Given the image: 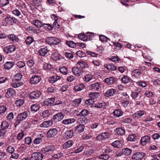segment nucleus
I'll use <instances>...</instances> for the list:
<instances>
[{"instance_id": "1", "label": "nucleus", "mask_w": 160, "mask_h": 160, "mask_svg": "<svg viewBox=\"0 0 160 160\" xmlns=\"http://www.w3.org/2000/svg\"><path fill=\"white\" fill-rule=\"evenodd\" d=\"M28 112L27 111H24L19 114L14 124L15 127L16 128L22 121L28 117Z\"/></svg>"}, {"instance_id": "2", "label": "nucleus", "mask_w": 160, "mask_h": 160, "mask_svg": "<svg viewBox=\"0 0 160 160\" xmlns=\"http://www.w3.org/2000/svg\"><path fill=\"white\" fill-rule=\"evenodd\" d=\"M46 42L50 45H57L59 44L60 41L58 39L55 37H49L46 39Z\"/></svg>"}, {"instance_id": "3", "label": "nucleus", "mask_w": 160, "mask_h": 160, "mask_svg": "<svg viewBox=\"0 0 160 160\" xmlns=\"http://www.w3.org/2000/svg\"><path fill=\"white\" fill-rule=\"evenodd\" d=\"M43 157V155L41 152H34L32 154L30 159L31 160H42Z\"/></svg>"}, {"instance_id": "4", "label": "nucleus", "mask_w": 160, "mask_h": 160, "mask_svg": "<svg viewBox=\"0 0 160 160\" xmlns=\"http://www.w3.org/2000/svg\"><path fill=\"white\" fill-rule=\"evenodd\" d=\"M146 154L142 152H137L134 154L132 156L133 160H141L145 157Z\"/></svg>"}, {"instance_id": "5", "label": "nucleus", "mask_w": 160, "mask_h": 160, "mask_svg": "<svg viewBox=\"0 0 160 160\" xmlns=\"http://www.w3.org/2000/svg\"><path fill=\"white\" fill-rule=\"evenodd\" d=\"M102 86L101 83L99 82H96L89 85L88 88L90 90L98 91L101 88Z\"/></svg>"}, {"instance_id": "6", "label": "nucleus", "mask_w": 160, "mask_h": 160, "mask_svg": "<svg viewBox=\"0 0 160 160\" xmlns=\"http://www.w3.org/2000/svg\"><path fill=\"white\" fill-rule=\"evenodd\" d=\"M110 134L108 132H105L99 134L96 138L97 140L101 141L109 137Z\"/></svg>"}, {"instance_id": "7", "label": "nucleus", "mask_w": 160, "mask_h": 160, "mask_svg": "<svg viewBox=\"0 0 160 160\" xmlns=\"http://www.w3.org/2000/svg\"><path fill=\"white\" fill-rule=\"evenodd\" d=\"M58 130L56 128H52L50 129L47 133V136L49 138L54 137L57 134Z\"/></svg>"}, {"instance_id": "8", "label": "nucleus", "mask_w": 160, "mask_h": 160, "mask_svg": "<svg viewBox=\"0 0 160 160\" xmlns=\"http://www.w3.org/2000/svg\"><path fill=\"white\" fill-rule=\"evenodd\" d=\"M41 95V92L39 91H34L30 93L29 97L31 99H36L38 98Z\"/></svg>"}, {"instance_id": "9", "label": "nucleus", "mask_w": 160, "mask_h": 160, "mask_svg": "<svg viewBox=\"0 0 160 160\" xmlns=\"http://www.w3.org/2000/svg\"><path fill=\"white\" fill-rule=\"evenodd\" d=\"M40 77L37 75H34L32 76L30 80V82L32 84H35L39 82L41 80Z\"/></svg>"}, {"instance_id": "10", "label": "nucleus", "mask_w": 160, "mask_h": 160, "mask_svg": "<svg viewBox=\"0 0 160 160\" xmlns=\"http://www.w3.org/2000/svg\"><path fill=\"white\" fill-rule=\"evenodd\" d=\"M16 50V47L13 45H9L4 47V51L7 53H11Z\"/></svg>"}, {"instance_id": "11", "label": "nucleus", "mask_w": 160, "mask_h": 160, "mask_svg": "<svg viewBox=\"0 0 160 160\" xmlns=\"http://www.w3.org/2000/svg\"><path fill=\"white\" fill-rule=\"evenodd\" d=\"M132 75L135 78L138 79L142 75L143 72L138 69H135L132 71Z\"/></svg>"}, {"instance_id": "12", "label": "nucleus", "mask_w": 160, "mask_h": 160, "mask_svg": "<svg viewBox=\"0 0 160 160\" xmlns=\"http://www.w3.org/2000/svg\"><path fill=\"white\" fill-rule=\"evenodd\" d=\"M55 149V148L54 145H50L42 149V151L43 153L50 152L54 151Z\"/></svg>"}, {"instance_id": "13", "label": "nucleus", "mask_w": 160, "mask_h": 160, "mask_svg": "<svg viewBox=\"0 0 160 160\" xmlns=\"http://www.w3.org/2000/svg\"><path fill=\"white\" fill-rule=\"evenodd\" d=\"M129 96H128V98L122 97L119 99L121 104L125 108L128 106L129 103Z\"/></svg>"}, {"instance_id": "14", "label": "nucleus", "mask_w": 160, "mask_h": 160, "mask_svg": "<svg viewBox=\"0 0 160 160\" xmlns=\"http://www.w3.org/2000/svg\"><path fill=\"white\" fill-rule=\"evenodd\" d=\"M104 82L108 85L114 84L116 81V78L113 77L107 78L104 80Z\"/></svg>"}, {"instance_id": "15", "label": "nucleus", "mask_w": 160, "mask_h": 160, "mask_svg": "<svg viewBox=\"0 0 160 160\" xmlns=\"http://www.w3.org/2000/svg\"><path fill=\"white\" fill-rule=\"evenodd\" d=\"M53 124V122L51 120H48L43 122L39 125L41 128H47L51 126Z\"/></svg>"}, {"instance_id": "16", "label": "nucleus", "mask_w": 160, "mask_h": 160, "mask_svg": "<svg viewBox=\"0 0 160 160\" xmlns=\"http://www.w3.org/2000/svg\"><path fill=\"white\" fill-rule=\"evenodd\" d=\"M150 141V137L146 135L142 137L140 142L142 145L144 146L148 143Z\"/></svg>"}, {"instance_id": "17", "label": "nucleus", "mask_w": 160, "mask_h": 160, "mask_svg": "<svg viewBox=\"0 0 160 160\" xmlns=\"http://www.w3.org/2000/svg\"><path fill=\"white\" fill-rule=\"evenodd\" d=\"M64 114L61 112L57 113L53 116V119L56 122L62 120L64 117Z\"/></svg>"}, {"instance_id": "18", "label": "nucleus", "mask_w": 160, "mask_h": 160, "mask_svg": "<svg viewBox=\"0 0 160 160\" xmlns=\"http://www.w3.org/2000/svg\"><path fill=\"white\" fill-rule=\"evenodd\" d=\"M145 114V112L143 110H140L132 114V117L138 119L141 118Z\"/></svg>"}, {"instance_id": "19", "label": "nucleus", "mask_w": 160, "mask_h": 160, "mask_svg": "<svg viewBox=\"0 0 160 160\" xmlns=\"http://www.w3.org/2000/svg\"><path fill=\"white\" fill-rule=\"evenodd\" d=\"M55 101V99L53 98H48L44 101L43 104L47 106H51L54 104Z\"/></svg>"}, {"instance_id": "20", "label": "nucleus", "mask_w": 160, "mask_h": 160, "mask_svg": "<svg viewBox=\"0 0 160 160\" xmlns=\"http://www.w3.org/2000/svg\"><path fill=\"white\" fill-rule=\"evenodd\" d=\"M116 89L111 88L107 90L104 93V95L107 97H110L113 96L116 92Z\"/></svg>"}, {"instance_id": "21", "label": "nucleus", "mask_w": 160, "mask_h": 160, "mask_svg": "<svg viewBox=\"0 0 160 160\" xmlns=\"http://www.w3.org/2000/svg\"><path fill=\"white\" fill-rule=\"evenodd\" d=\"M76 120L74 118H67L64 119L62 121V123L65 125H68L73 123Z\"/></svg>"}, {"instance_id": "22", "label": "nucleus", "mask_w": 160, "mask_h": 160, "mask_svg": "<svg viewBox=\"0 0 160 160\" xmlns=\"http://www.w3.org/2000/svg\"><path fill=\"white\" fill-rule=\"evenodd\" d=\"M9 40L13 42H18L19 38L18 37L13 34H10L8 36Z\"/></svg>"}, {"instance_id": "23", "label": "nucleus", "mask_w": 160, "mask_h": 160, "mask_svg": "<svg viewBox=\"0 0 160 160\" xmlns=\"http://www.w3.org/2000/svg\"><path fill=\"white\" fill-rule=\"evenodd\" d=\"M104 66L107 70L111 71H115L117 68V67L113 64H106L104 65Z\"/></svg>"}, {"instance_id": "24", "label": "nucleus", "mask_w": 160, "mask_h": 160, "mask_svg": "<svg viewBox=\"0 0 160 160\" xmlns=\"http://www.w3.org/2000/svg\"><path fill=\"white\" fill-rule=\"evenodd\" d=\"M15 92L14 90L12 88H8L6 94V96L7 98L11 97L14 96L15 94Z\"/></svg>"}, {"instance_id": "25", "label": "nucleus", "mask_w": 160, "mask_h": 160, "mask_svg": "<svg viewBox=\"0 0 160 160\" xmlns=\"http://www.w3.org/2000/svg\"><path fill=\"white\" fill-rule=\"evenodd\" d=\"M60 77L57 75L52 76L49 78V80L51 83H53L61 79Z\"/></svg>"}, {"instance_id": "26", "label": "nucleus", "mask_w": 160, "mask_h": 160, "mask_svg": "<svg viewBox=\"0 0 160 160\" xmlns=\"http://www.w3.org/2000/svg\"><path fill=\"white\" fill-rule=\"evenodd\" d=\"M51 18L55 20V21L53 22V27L57 28H59V25L58 24L57 20L58 18V17L55 14H52L51 15Z\"/></svg>"}, {"instance_id": "27", "label": "nucleus", "mask_w": 160, "mask_h": 160, "mask_svg": "<svg viewBox=\"0 0 160 160\" xmlns=\"http://www.w3.org/2000/svg\"><path fill=\"white\" fill-rule=\"evenodd\" d=\"M9 124L6 121H2L0 125L1 129L7 131V129L8 128Z\"/></svg>"}, {"instance_id": "28", "label": "nucleus", "mask_w": 160, "mask_h": 160, "mask_svg": "<svg viewBox=\"0 0 160 160\" xmlns=\"http://www.w3.org/2000/svg\"><path fill=\"white\" fill-rule=\"evenodd\" d=\"M72 71L73 73L77 76H80L82 72V70L76 67L73 68Z\"/></svg>"}, {"instance_id": "29", "label": "nucleus", "mask_w": 160, "mask_h": 160, "mask_svg": "<svg viewBox=\"0 0 160 160\" xmlns=\"http://www.w3.org/2000/svg\"><path fill=\"white\" fill-rule=\"evenodd\" d=\"M85 88V85L82 83L76 85L74 87L75 91L76 92L79 91Z\"/></svg>"}, {"instance_id": "30", "label": "nucleus", "mask_w": 160, "mask_h": 160, "mask_svg": "<svg viewBox=\"0 0 160 160\" xmlns=\"http://www.w3.org/2000/svg\"><path fill=\"white\" fill-rule=\"evenodd\" d=\"M84 128L85 126L83 125L80 124L76 127L75 132L77 133H81L84 131Z\"/></svg>"}, {"instance_id": "31", "label": "nucleus", "mask_w": 160, "mask_h": 160, "mask_svg": "<svg viewBox=\"0 0 160 160\" xmlns=\"http://www.w3.org/2000/svg\"><path fill=\"white\" fill-rule=\"evenodd\" d=\"M113 113L114 116L119 117L123 115V112L121 109H118L115 110L113 112Z\"/></svg>"}, {"instance_id": "32", "label": "nucleus", "mask_w": 160, "mask_h": 160, "mask_svg": "<svg viewBox=\"0 0 160 160\" xmlns=\"http://www.w3.org/2000/svg\"><path fill=\"white\" fill-rule=\"evenodd\" d=\"M77 66L82 68H85L88 67V64L84 61L81 60L77 62Z\"/></svg>"}, {"instance_id": "33", "label": "nucleus", "mask_w": 160, "mask_h": 160, "mask_svg": "<svg viewBox=\"0 0 160 160\" xmlns=\"http://www.w3.org/2000/svg\"><path fill=\"white\" fill-rule=\"evenodd\" d=\"M32 23L37 28H41L42 26V22L36 19L33 20Z\"/></svg>"}, {"instance_id": "34", "label": "nucleus", "mask_w": 160, "mask_h": 160, "mask_svg": "<svg viewBox=\"0 0 160 160\" xmlns=\"http://www.w3.org/2000/svg\"><path fill=\"white\" fill-rule=\"evenodd\" d=\"M73 144V142L71 140H69L64 143L63 145V148H68L71 147Z\"/></svg>"}, {"instance_id": "35", "label": "nucleus", "mask_w": 160, "mask_h": 160, "mask_svg": "<svg viewBox=\"0 0 160 160\" xmlns=\"http://www.w3.org/2000/svg\"><path fill=\"white\" fill-rule=\"evenodd\" d=\"M48 52V48L45 47L40 48L39 51V53L41 56H44Z\"/></svg>"}, {"instance_id": "36", "label": "nucleus", "mask_w": 160, "mask_h": 160, "mask_svg": "<svg viewBox=\"0 0 160 160\" xmlns=\"http://www.w3.org/2000/svg\"><path fill=\"white\" fill-rule=\"evenodd\" d=\"M64 135L68 139L71 138L73 135V132L71 130L67 131L65 133Z\"/></svg>"}, {"instance_id": "37", "label": "nucleus", "mask_w": 160, "mask_h": 160, "mask_svg": "<svg viewBox=\"0 0 160 160\" xmlns=\"http://www.w3.org/2000/svg\"><path fill=\"white\" fill-rule=\"evenodd\" d=\"M14 65V63L13 62H7L4 64V68L9 69L12 68Z\"/></svg>"}, {"instance_id": "38", "label": "nucleus", "mask_w": 160, "mask_h": 160, "mask_svg": "<svg viewBox=\"0 0 160 160\" xmlns=\"http://www.w3.org/2000/svg\"><path fill=\"white\" fill-rule=\"evenodd\" d=\"M31 111L34 112H36L40 108L39 105L38 104H35L32 105L30 107Z\"/></svg>"}, {"instance_id": "39", "label": "nucleus", "mask_w": 160, "mask_h": 160, "mask_svg": "<svg viewBox=\"0 0 160 160\" xmlns=\"http://www.w3.org/2000/svg\"><path fill=\"white\" fill-rule=\"evenodd\" d=\"M106 106V104L105 102H98L96 103L94 106V107L95 108H101L104 109L105 108Z\"/></svg>"}, {"instance_id": "40", "label": "nucleus", "mask_w": 160, "mask_h": 160, "mask_svg": "<svg viewBox=\"0 0 160 160\" xmlns=\"http://www.w3.org/2000/svg\"><path fill=\"white\" fill-rule=\"evenodd\" d=\"M52 58L54 60H59L61 59L60 55L56 52H53L52 54Z\"/></svg>"}, {"instance_id": "41", "label": "nucleus", "mask_w": 160, "mask_h": 160, "mask_svg": "<svg viewBox=\"0 0 160 160\" xmlns=\"http://www.w3.org/2000/svg\"><path fill=\"white\" fill-rule=\"evenodd\" d=\"M131 118L129 117H124L121 118V121L122 123H129L132 122Z\"/></svg>"}, {"instance_id": "42", "label": "nucleus", "mask_w": 160, "mask_h": 160, "mask_svg": "<svg viewBox=\"0 0 160 160\" xmlns=\"http://www.w3.org/2000/svg\"><path fill=\"white\" fill-rule=\"evenodd\" d=\"M112 145L115 148H120L122 146V144L119 140L115 141L112 143Z\"/></svg>"}, {"instance_id": "43", "label": "nucleus", "mask_w": 160, "mask_h": 160, "mask_svg": "<svg viewBox=\"0 0 160 160\" xmlns=\"http://www.w3.org/2000/svg\"><path fill=\"white\" fill-rule=\"evenodd\" d=\"M115 132L119 135H123L125 133V130L122 128H116Z\"/></svg>"}, {"instance_id": "44", "label": "nucleus", "mask_w": 160, "mask_h": 160, "mask_svg": "<svg viewBox=\"0 0 160 160\" xmlns=\"http://www.w3.org/2000/svg\"><path fill=\"white\" fill-rule=\"evenodd\" d=\"M59 70L60 72L63 74L66 75L68 73V69L66 67H61L59 68Z\"/></svg>"}, {"instance_id": "45", "label": "nucleus", "mask_w": 160, "mask_h": 160, "mask_svg": "<svg viewBox=\"0 0 160 160\" xmlns=\"http://www.w3.org/2000/svg\"><path fill=\"white\" fill-rule=\"evenodd\" d=\"M110 60L115 63H118L121 61L120 58L117 56H114L111 57L110 58Z\"/></svg>"}, {"instance_id": "46", "label": "nucleus", "mask_w": 160, "mask_h": 160, "mask_svg": "<svg viewBox=\"0 0 160 160\" xmlns=\"http://www.w3.org/2000/svg\"><path fill=\"white\" fill-rule=\"evenodd\" d=\"M94 152V151L92 149L85 150L84 152V155L86 156H90Z\"/></svg>"}, {"instance_id": "47", "label": "nucleus", "mask_w": 160, "mask_h": 160, "mask_svg": "<svg viewBox=\"0 0 160 160\" xmlns=\"http://www.w3.org/2000/svg\"><path fill=\"white\" fill-rule=\"evenodd\" d=\"M13 18L11 17L10 16H8L5 17L4 20L7 23L11 24L13 22Z\"/></svg>"}, {"instance_id": "48", "label": "nucleus", "mask_w": 160, "mask_h": 160, "mask_svg": "<svg viewBox=\"0 0 160 160\" xmlns=\"http://www.w3.org/2000/svg\"><path fill=\"white\" fill-rule=\"evenodd\" d=\"M23 83L22 82H14L13 81L11 83V85L13 88H17L23 85Z\"/></svg>"}, {"instance_id": "49", "label": "nucleus", "mask_w": 160, "mask_h": 160, "mask_svg": "<svg viewBox=\"0 0 160 160\" xmlns=\"http://www.w3.org/2000/svg\"><path fill=\"white\" fill-rule=\"evenodd\" d=\"M98 159L99 158L104 160H108L110 158V156L108 154H104L99 155L98 157Z\"/></svg>"}, {"instance_id": "50", "label": "nucleus", "mask_w": 160, "mask_h": 160, "mask_svg": "<svg viewBox=\"0 0 160 160\" xmlns=\"http://www.w3.org/2000/svg\"><path fill=\"white\" fill-rule=\"evenodd\" d=\"M121 81L123 83H127L130 82V79L129 77L124 75L121 78Z\"/></svg>"}, {"instance_id": "51", "label": "nucleus", "mask_w": 160, "mask_h": 160, "mask_svg": "<svg viewBox=\"0 0 160 160\" xmlns=\"http://www.w3.org/2000/svg\"><path fill=\"white\" fill-rule=\"evenodd\" d=\"M34 41L33 38L30 36L28 37L26 39L25 42L27 45H30Z\"/></svg>"}, {"instance_id": "52", "label": "nucleus", "mask_w": 160, "mask_h": 160, "mask_svg": "<svg viewBox=\"0 0 160 160\" xmlns=\"http://www.w3.org/2000/svg\"><path fill=\"white\" fill-rule=\"evenodd\" d=\"M122 153L126 155H129L132 152V150L129 148H126L122 150Z\"/></svg>"}, {"instance_id": "53", "label": "nucleus", "mask_w": 160, "mask_h": 160, "mask_svg": "<svg viewBox=\"0 0 160 160\" xmlns=\"http://www.w3.org/2000/svg\"><path fill=\"white\" fill-rule=\"evenodd\" d=\"M89 112L87 110L84 109L80 113L79 116H80L85 117L89 114Z\"/></svg>"}, {"instance_id": "54", "label": "nucleus", "mask_w": 160, "mask_h": 160, "mask_svg": "<svg viewBox=\"0 0 160 160\" xmlns=\"http://www.w3.org/2000/svg\"><path fill=\"white\" fill-rule=\"evenodd\" d=\"M93 78L92 75L89 74H87L85 75L84 77V81L87 82H88L91 80Z\"/></svg>"}, {"instance_id": "55", "label": "nucleus", "mask_w": 160, "mask_h": 160, "mask_svg": "<svg viewBox=\"0 0 160 160\" xmlns=\"http://www.w3.org/2000/svg\"><path fill=\"white\" fill-rule=\"evenodd\" d=\"M9 3V0H0V5L1 7H4Z\"/></svg>"}, {"instance_id": "56", "label": "nucleus", "mask_w": 160, "mask_h": 160, "mask_svg": "<svg viewBox=\"0 0 160 160\" xmlns=\"http://www.w3.org/2000/svg\"><path fill=\"white\" fill-rule=\"evenodd\" d=\"M66 44L69 47L72 48H74L76 45V44L74 42L71 41H66Z\"/></svg>"}, {"instance_id": "57", "label": "nucleus", "mask_w": 160, "mask_h": 160, "mask_svg": "<svg viewBox=\"0 0 160 160\" xmlns=\"http://www.w3.org/2000/svg\"><path fill=\"white\" fill-rule=\"evenodd\" d=\"M22 77V76L21 73H17L14 75V80L15 81H18L21 79Z\"/></svg>"}, {"instance_id": "58", "label": "nucleus", "mask_w": 160, "mask_h": 160, "mask_svg": "<svg viewBox=\"0 0 160 160\" xmlns=\"http://www.w3.org/2000/svg\"><path fill=\"white\" fill-rule=\"evenodd\" d=\"M89 96L92 98H96L99 96L98 92H91L89 94Z\"/></svg>"}, {"instance_id": "59", "label": "nucleus", "mask_w": 160, "mask_h": 160, "mask_svg": "<svg viewBox=\"0 0 160 160\" xmlns=\"http://www.w3.org/2000/svg\"><path fill=\"white\" fill-rule=\"evenodd\" d=\"M79 39L83 41H85L88 39L87 37L84 34H79L78 35Z\"/></svg>"}, {"instance_id": "60", "label": "nucleus", "mask_w": 160, "mask_h": 160, "mask_svg": "<svg viewBox=\"0 0 160 160\" xmlns=\"http://www.w3.org/2000/svg\"><path fill=\"white\" fill-rule=\"evenodd\" d=\"M24 101L22 99H19L16 101L15 104L17 107H21L23 104Z\"/></svg>"}, {"instance_id": "61", "label": "nucleus", "mask_w": 160, "mask_h": 160, "mask_svg": "<svg viewBox=\"0 0 160 160\" xmlns=\"http://www.w3.org/2000/svg\"><path fill=\"white\" fill-rule=\"evenodd\" d=\"M57 90L56 88L53 87H49L47 89V91L50 93H55L56 92Z\"/></svg>"}, {"instance_id": "62", "label": "nucleus", "mask_w": 160, "mask_h": 160, "mask_svg": "<svg viewBox=\"0 0 160 160\" xmlns=\"http://www.w3.org/2000/svg\"><path fill=\"white\" fill-rule=\"evenodd\" d=\"M6 150L7 152L11 154L13 153L15 151L14 148L12 146H9Z\"/></svg>"}, {"instance_id": "63", "label": "nucleus", "mask_w": 160, "mask_h": 160, "mask_svg": "<svg viewBox=\"0 0 160 160\" xmlns=\"http://www.w3.org/2000/svg\"><path fill=\"white\" fill-rule=\"evenodd\" d=\"M136 136L135 134H131L129 135L128 137V141L132 142L134 141L136 139Z\"/></svg>"}, {"instance_id": "64", "label": "nucleus", "mask_w": 160, "mask_h": 160, "mask_svg": "<svg viewBox=\"0 0 160 160\" xmlns=\"http://www.w3.org/2000/svg\"><path fill=\"white\" fill-rule=\"evenodd\" d=\"M76 54L80 58H82L86 56V54L81 51H78L76 52Z\"/></svg>"}]
</instances>
